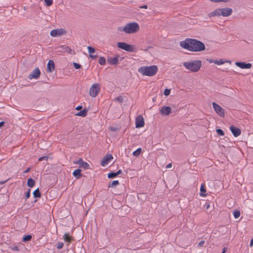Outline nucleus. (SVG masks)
<instances>
[{"label":"nucleus","mask_w":253,"mask_h":253,"mask_svg":"<svg viewBox=\"0 0 253 253\" xmlns=\"http://www.w3.org/2000/svg\"><path fill=\"white\" fill-rule=\"evenodd\" d=\"M119 182L118 180H114L112 182V183L109 184V187H114L116 186V185H119Z\"/></svg>","instance_id":"7c9ffc66"},{"label":"nucleus","mask_w":253,"mask_h":253,"mask_svg":"<svg viewBox=\"0 0 253 253\" xmlns=\"http://www.w3.org/2000/svg\"><path fill=\"white\" fill-rule=\"evenodd\" d=\"M116 99L118 101H119V102H121V103L123 102L124 101V98L122 96H120L118 97Z\"/></svg>","instance_id":"ea45409f"},{"label":"nucleus","mask_w":253,"mask_h":253,"mask_svg":"<svg viewBox=\"0 0 253 253\" xmlns=\"http://www.w3.org/2000/svg\"><path fill=\"white\" fill-rule=\"evenodd\" d=\"M225 63H229L230 64L231 61L223 59H220L219 60H216L215 62V64H216L217 65H221Z\"/></svg>","instance_id":"4be33fe9"},{"label":"nucleus","mask_w":253,"mask_h":253,"mask_svg":"<svg viewBox=\"0 0 253 253\" xmlns=\"http://www.w3.org/2000/svg\"><path fill=\"white\" fill-rule=\"evenodd\" d=\"M55 69V65L54 61L52 60H49L47 64V71L51 73Z\"/></svg>","instance_id":"a211bd4d"},{"label":"nucleus","mask_w":253,"mask_h":253,"mask_svg":"<svg viewBox=\"0 0 253 253\" xmlns=\"http://www.w3.org/2000/svg\"><path fill=\"white\" fill-rule=\"evenodd\" d=\"M111 130H114V128H113V127H111Z\"/></svg>","instance_id":"13d9d810"},{"label":"nucleus","mask_w":253,"mask_h":253,"mask_svg":"<svg viewBox=\"0 0 253 253\" xmlns=\"http://www.w3.org/2000/svg\"><path fill=\"white\" fill-rule=\"evenodd\" d=\"M74 65V67L76 69H80L81 67V65L77 63H74L73 64Z\"/></svg>","instance_id":"79ce46f5"},{"label":"nucleus","mask_w":253,"mask_h":253,"mask_svg":"<svg viewBox=\"0 0 253 253\" xmlns=\"http://www.w3.org/2000/svg\"><path fill=\"white\" fill-rule=\"evenodd\" d=\"M209 205H208L207 207V209H208L209 207Z\"/></svg>","instance_id":"bf43d9fd"},{"label":"nucleus","mask_w":253,"mask_h":253,"mask_svg":"<svg viewBox=\"0 0 253 253\" xmlns=\"http://www.w3.org/2000/svg\"><path fill=\"white\" fill-rule=\"evenodd\" d=\"M10 248L11 250H12L13 251H19V249L18 247L16 246L10 247Z\"/></svg>","instance_id":"4c0bfd02"},{"label":"nucleus","mask_w":253,"mask_h":253,"mask_svg":"<svg viewBox=\"0 0 253 253\" xmlns=\"http://www.w3.org/2000/svg\"><path fill=\"white\" fill-rule=\"evenodd\" d=\"M201 195L202 196H205L206 195L205 194H201Z\"/></svg>","instance_id":"4d7b16f0"},{"label":"nucleus","mask_w":253,"mask_h":253,"mask_svg":"<svg viewBox=\"0 0 253 253\" xmlns=\"http://www.w3.org/2000/svg\"><path fill=\"white\" fill-rule=\"evenodd\" d=\"M47 6H50L53 3V0H44Z\"/></svg>","instance_id":"f704fd0d"},{"label":"nucleus","mask_w":253,"mask_h":253,"mask_svg":"<svg viewBox=\"0 0 253 253\" xmlns=\"http://www.w3.org/2000/svg\"><path fill=\"white\" fill-rule=\"evenodd\" d=\"M235 65L241 69H250L252 67V64L246 63L243 62H237L235 63Z\"/></svg>","instance_id":"4468645a"},{"label":"nucleus","mask_w":253,"mask_h":253,"mask_svg":"<svg viewBox=\"0 0 253 253\" xmlns=\"http://www.w3.org/2000/svg\"><path fill=\"white\" fill-rule=\"evenodd\" d=\"M216 131L219 136H223L224 135L223 131L220 128L217 129Z\"/></svg>","instance_id":"72a5a7b5"},{"label":"nucleus","mask_w":253,"mask_h":253,"mask_svg":"<svg viewBox=\"0 0 253 253\" xmlns=\"http://www.w3.org/2000/svg\"><path fill=\"white\" fill-rule=\"evenodd\" d=\"M100 91V86L98 84H93L89 89V94L92 97H96Z\"/></svg>","instance_id":"423d86ee"},{"label":"nucleus","mask_w":253,"mask_h":253,"mask_svg":"<svg viewBox=\"0 0 253 253\" xmlns=\"http://www.w3.org/2000/svg\"><path fill=\"white\" fill-rule=\"evenodd\" d=\"M140 27L136 22L127 23L124 27H119L117 30L120 32H124L126 34H133L139 31Z\"/></svg>","instance_id":"f03ea898"},{"label":"nucleus","mask_w":253,"mask_h":253,"mask_svg":"<svg viewBox=\"0 0 253 253\" xmlns=\"http://www.w3.org/2000/svg\"><path fill=\"white\" fill-rule=\"evenodd\" d=\"M233 215L235 218H238L240 215V212L238 211H235L233 212Z\"/></svg>","instance_id":"473e14b6"},{"label":"nucleus","mask_w":253,"mask_h":253,"mask_svg":"<svg viewBox=\"0 0 253 253\" xmlns=\"http://www.w3.org/2000/svg\"><path fill=\"white\" fill-rule=\"evenodd\" d=\"M220 16H229L232 13V9L230 8H220Z\"/></svg>","instance_id":"f8f14e48"},{"label":"nucleus","mask_w":253,"mask_h":253,"mask_svg":"<svg viewBox=\"0 0 253 253\" xmlns=\"http://www.w3.org/2000/svg\"><path fill=\"white\" fill-rule=\"evenodd\" d=\"M230 130L235 137L239 136L241 133V130L239 128L234 126H230Z\"/></svg>","instance_id":"dca6fc26"},{"label":"nucleus","mask_w":253,"mask_h":253,"mask_svg":"<svg viewBox=\"0 0 253 253\" xmlns=\"http://www.w3.org/2000/svg\"><path fill=\"white\" fill-rule=\"evenodd\" d=\"M119 56L109 57L107 58L108 62L111 65H117L118 63Z\"/></svg>","instance_id":"6ab92c4d"},{"label":"nucleus","mask_w":253,"mask_h":253,"mask_svg":"<svg viewBox=\"0 0 253 253\" xmlns=\"http://www.w3.org/2000/svg\"><path fill=\"white\" fill-rule=\"evenodd\" d=\"M63 247V243L61 242H59L58 243L57 245V248L58 249H61Z\"/></svg>","instance_id":"a19ab883"},{"label":"nucleus","mask_w":253,"mask_h":253,"mask_svg":"<svg viewBox=\"0 0 253 253\" xmlns=\"http://www.w3.org/2000/svg\"><path fill=\"white\" fill-rule=\"evenodd\" d=\"M98 63L101 65H104L106 63V60L103 57H100L98 60Z\"/></svg>","instance_id":"c85d7f7f"},{"label":"nucleus","mask_w":253,"mask_h":253,"mask_svg":"<svg viewBox=\"0 0 253 253\" xmlns=\"http://www.w3.org/2000/svg\"><path fill=\"white\" fill-rule=\"evenodd\" d=\"M200 191L202 193L206 192V189L205 188L204 185H201V188H200Z\"/></svg>","instance_id":"a18cd8bd"},{"label":"nucleus","mask_w":253,"mask_h":253,"mask_svg":"<svg viewBox=\"0 0 253 253\" xmlns=\"http://www.w3.org/2000/svg\"><path fill=\"white\" fill-rule=\"evenodd\" d=\"M31 169V168H28L24 171V173H27L28 172H29L30 171Z\"/></svg>","instance_id":"de8ad7c7"},{"label":"nucleus","mask_w":253,"mask_h":253,"mask_svg":"<svg viewBox=\"0 0 253 253\" xmlns=\"http://www.w3.org/2000/svg\"><path fill=\"white\" fill-rule=\"evenodd\" d=\"M35 183V181L32 178H29L27 180V185L30 187H33Z\"/></svg>","instance_id":"393cba45"},{"label":"nucleus","mask_w":253,"mask_h":253,"mask_svg":"<svg viewBox=\"0 0 253 253\" xmlns=\"http://www.w3.org/2000/svg\"><path fill=\"white\" fill-rule=\"evenodd\" d=\"M171 112V109L169 106H164L160 110V113L162 115L164 116H168L169 115Z\"/></svg>","instance_id":"2eb2a0df"},{"label":"nucleus","mask_w":253,"mask_h":253,"mask_svg":"<svg viewBox=\"0 0 253 253\" xmlns=\"http://www.w3.org/2000/svg\"><path fill=\"white\" fill-rule=\"evenodd\" d=\"M158 68L156 65L142 66L138 68V71L143 76L152 77L156 74Z\"/></svg>","instance_id":"7ed1b4c3"},{"label":"nucleus","mask_w":253,"mask_h":253,"mask_svg":"<svg viewBox=\"0 0 253 253\" xmlns=\"http://www.w3.org/2000/svg\"><path fill=\"white\" fill-rule=\"evenodd\" d=\"M183 65L185 68L193 72H198L202 66V61L201 60H192L183 63Z\"/></svg>","instance_id":"20e7f679"},{"label":"nucleus","mask_w":253,"mask_h":253,"mask_svg":"<svg viewBox=\"0 0 253 253\" xmlns=\"http://www.w3.org/2000/svg\"><path fill=\"white\" fill-rule=\"evenodd\" d=\"M82 109V106H77L76 108V109L77 110H80Z\"/></svg>","instance_id":"3c124183"},{"label":"nucleus","mask_w":253,"mask_h":253,"mask_svg":"<svg viewBox=\"0 0 253 253\" xmlns=\"http://www.w3.org/2000/svg\"><path fill=\"white\" fill-rule=\"evenodd\" d=\"M227 250V248L224 247L223 249V251H222V253H225L226 252Z\"/></svg>","instance_id":"5fc2aeb1"},{"label":"nucleus","mask_w":253,"mask_h":253,"mask_svg":"<svg viewBox=\"0 0 253 253\" xmlns=\"http://www.w3.org/2000/svg\"><path fill=\"white\" fill-rule=\"evenodd\" d=\"M122 173V170L120 169L117 172H116V173L117 174V175H118L119 174H120Z\"/></svg>","instance_id":"603ef678"},{"label":"nucleus","mask_w":253,"mask_h":253,"mask_svg":"<svg viewBox=\"0 0 253 253\" xmlns=\"http://www.w3.org/2000/svg\"><path fill=\"white\" fill-rule=\"evenodd\" d=\"M139 8H140L147 9L148 8V6H147V5H142V6H140Z\"/></svg>","instance_id":"49530a36"},{"label":"nucleus","mask_w":253,"mask_h":253,"mask_svg":"<svg viewBox=\"0 0 253 253\" xmlns=\"http://www.w3.org/2000/svg\"><path fill=\"white\" fill-rule=\"evenodd\" d=\"M206 60L210 63H213L214 64H215V60H213V59H211V58H207Z\"/></svg>","instance_id":"c03bdc74"},{"label":"nucleus","mask_w":253,"mask_h":253,"mask_svg":"<svg viewBox=\"0 0 253 253\" xmlns=\"http://www.w3.org/2000/svg\"><path fill=\"white\" fill-rule=\"evenodd\" d=\"M63 239L65 240V241L68 243H70L72 239V237L68 233H65L64 235Z\"/></svg>","instance_id":"b1692460"},{"label":"nucleus","mask_w":253,"mask_h":253,"mask_svg":"<svg viewBox=\"0 0 253 253\" xmlns=\"http://www.w3.org/2000/svg\"><path fill=\"white\" fill-rule=\"evenodd\" d=\"M74 163L79 165L80 167L84 169H87L89 168V165L87 163L84 162L82 159H80Z\"/></svg>","instance_id":"f3484780"},{"label":"nucleus","mask_w":253,"mask_h":253,"mask_svg":"<svg viewBox=\"0 0 253 253\" xmlns=\"http://www.w3.org/2000/svg\"><path fill=\"white\" fill-rule=\"evenodd\" d=\"M171 167H172V164L171 163L168 164L166 166V168L167 169H169V168H171Z\"/></svg>","instance_id":"8fccbe9b"},{"label":"nucleus","mask_w":253,"mask_h":253,"mask_svg":"<svg viewBox=\"0 0 253 253\" xmlns=\"http://www.w3.org/2000/svg\"><path fill=\"white\" fill-rule=\"evenodd\" d=\"M86 115H87V111L85 109H84V110H83L81 112H79L76 114L77 116H81V117H83L86 116Z\"/></svg>","instance_id":"a878e982"},{"label":"nucleus","mask_w":253,"mask_h":253,"mask_svg":"<svg viewBox=\"0 0 253 253\" xmlns=\"http://www.w3.org/2000/svg\"><path fill=\"white\" fill-rule=\"evenodd\" d=\"M4 125L3 122H0V127Z\"/></svg>","instance_id":"6e6d98bb"},{"label":"nucleus","mask_w":253,"mask_h":253,"mask_svg":"<svg viewBox=\"0 0 253 253\" xmlns=\"http://www.w3.org/2000/svg\"><path fill=\"white\" fill-rule=\"evenodd\" d=\"M117 176V174L116 173V172H111L108 174V177L109 178H113L116 177Z\"/></svg>","instance_id":"2f4dec72"},{"label":"nucleus","mask_w":253,"mask_h":253,"mask_svg":"<svg viewBox=\"0 0 253 253\" xmlns=\"http://www.w3.org/2000/svg\"><path fill=\"white\" fill-rule=\"evenodd\" d=\"M33 195L35 198H40L41 196L39 188L35 190L33 192Z\"/></svg>","instance_id":"bb28decb"},{"label":"nucleus","mask_w":253,"mask_h":253,"mask_svg":"<svg viewBox=\"0 0 253 253\" xmlns=\"http://www.w3.org/2000/svg\"><path fill=\"white\" fill-rule=\"evenodd\" d=\"M48 157L47 156H42L39 158V161H47Z\"/></svg>","instance_id":"e433bc0d"},{"label":"nucleus","mask_w":253,"mask_h":253,"mask_svg":"<svg viewBox=\"0 0 253 253\" xmlns=\"http://www.w3.org/2000/svg\"><path fill=\"white\" fill-rule=\"evenodd\" d=\"M208 16L210 18H211L212 17H219L220 16V8H218L215 9V10L209 13L208 14Z\"/></svg>","instance_id":"aec40b11"},{"label":"nucleus","mask_w":253,"mask_h":253,"mask_svg":"<svg viewBox=\"0 0 253 253\" xmlns=\"http://www.w3.org/2000/svg\"><path fill=\"white\" fill-rule=\"evenodd\" d=\"M204 243L205 242H204V241H202L200 242L199 243V246H200V247L203 246V245H204Z\"/></svg>","instance_id":"09e8293b"},{"label":"nucleus","mask_w":253,"mask_h":253,"mask_svg":"<svg viewBox=\"0 0 253 253\" xmlns=\"http://www.w3.org/2000/svg\"><path fill=\"white\" fill-rule=\"evenodd\" d=\"M113 159V156L111 154L107 155L101 161V165L105 167Z\"/></svg>","instance_id":"ddd939ff"},{"label":"nucleus","mask_w":253,"mask_h":253,"mask_svg":"<svg viewBox=\"0 0 253 253\" xmlns=\"http://www.w3.org/2000/svg\"><path fill=\"white\" fill-rule=\"evenodd\" d=\"M144 126V120L142 116H138L135 119V126L140 128Z\"/></svg>","instance_id":"9b49d317"},{"label":"nucleus","mask_w":253,"mask_h":253,"mask_svg":"<svg viewBox=\"0 0 253 253\" xmlns=\"http://www.w3.org/2000/svg\"><path fill=\"white\" fill-rule=\"evenodd\" d=\"M180 45L183 48L191 51H201L205 49V44L196 39H186L181 42Z\"/></svg>","instance_id":"f257e3e1"},{"label":"nucleus","mask_w":253,"mask_h":253,"mask_svg":"<svg viewBox=\"0 0 253 253\" xmlns=\"http://www.w3.org/2000/svg\"><path fill=\"white\" fill-rule=\"evenodd\" d=\"M41 74V71L38 68L34 69L32 73L29 75L28 79L32 80L33 79H37L39 78Z\"/></svg>","instance_id":"9d476101"},{"label":"nucleus","mask_w":253,"mask_h":253,"mask_svg":"<svg viewBox=\"0 0 253 253\" xmlns=\"http://www.w3.org/2000/svg\"><path fill=\"white\" fill-rule=\"evenodd\" d=\"M141 152V148H138L137 150H136L135 151H134L132 154L135 157H137L139 155H140V153Z\"/></svg>","instance_id":"cd10ccee"},{"label":"nucleus","mask_w":253,"mask_h":253,"mask_svg":"<svg viewBox=\"0 0 253 253\" xmlns=\"http://www.w3.org/2000/svg\"><path fill=\"white\" fill-rule=\"evenodd\" d=\"M55 51L58 52L71 53L72 50L68 46L62 45L56 47Z\"/></svg>","instance_id":"1a4fd4ad"},{"label":"nucleus","mask_w":253,"mask_h":253,"mask_svg":"<svg viewBox=\"0 0 253 253\" xmlns=\"http://www.w3.org/2000/svg\"><path fill=\"white\" fill-rule=\"evenodd\" d=\"M170 90L169 89H166L165 90H164V94L166 95V96H168L169 95V94H170Z\"/></svg>","instance_id":"58836bf2"},{"label":"nucleus","mask_w":253,"mask_h":253,"mask_svg":"<svg viewBox=\"0 0 253 253\" xmlns=\"http://www.w3.org/2000/svg\"><path fill=\"white\" fill-rule=\"evenodd\" d=\"M117 46L121 49L130 52H136L137 50L135 45L128 44L125 42H118Z\"/></svg>","instance_id":"39448f33"},{"label":"nucleus","mask_w":253,"mask_h":253,"mask_svg":"<svg viewBox=\"0 0 253 253\" xmlns=\"http://www.w3.org/2000/svg\"><path fill=\"white\" fill-rule=\"evenodd\" d=\"M250 246L251 247H253V238H252L251 239V240Z\"/></svg>","instance_id":"864d4df0"},{"label":"nucleus","mask_w":253,"mask_h":253,"mask_svg":"<svg viewBox=\"0 0 253 253\" xmlns=\"http://www.w3.org/2000/svg\"><path fill=\"white\" fill-rule=\"evenodd\" d=\"M211 2H228L230 0H210Z\"/></svg>","instance_id":"c9c22d12"},{"label":"nucleus","mask_w":253,"mask_h":253,"mask_svg":"<svg viewBox=\"0 0 253 253\" xmlns=\"http://www.w3.org/2000/svg\"><path fill=\"white\" fill-rule=\"evenodd\" d=\"M30 196V189H29L25 195V199H28Z\"/></svg>","instance_id":"37998d69"},{"label":"nucleus","mask_w":253,"mask_h":253,"mask_svg":"<svg viewBox=\"0 0 253 253\" xmlns=\"http://www.w3.org/2000/svg\"><path fill=\"white\" fill-rule=\"evenodd\" d=\"M81 170L80 169H77L73 172V175L77 178H79L81 175Z\"/></svg>","instance_id":"5701e85b"},{"label":"nucleus","mask_w":253,"mask_h":253,"mask_svg":"<svg viewBox=\"0 0 253 253\" xmlns=\"http://www.w3.org/2000/svg\"><path fill=\"white\" fill-rule=\"evenodd\" d=\"M66 31L65 30L62 28L56 29L51 31L50 35L52 37H57L62 35H65Z\"/></svg>","instance_id":"0eeeda50"},{"label":"nucleus","mask_w":253,"mask_h":253,"mask_svg":"<svg viewBox=\"0 0 253 253\" xmlns=\"http://www.w3.org/2000/svg\"><path fill=\"white\" fill-rule=\"evenodd\" d=\"M212 104L215 112L220 117H224V110L215 102H213Z\"/></svg>","instance_id":"6e6552de"},{"label":"nucleus","mask_w":253,"mask_h":253,"mask_svg":"<svg viewBox=\"0 0 253 253\" xmlns=\"http://www.w3.org/2000/svg\"><path fill=\"white\" fill-rule=\"evenodd\" d=\"M32 239V236L30 235H27L23 238V241L24 242L30 241Z\"/></svg>","instance_id":"c756f323"},{"label":"nucleus","mask_w":253,"mask_h":253,"mask_svg":"<svg viewBox=\"0 0 253 253\" xmlns=\"http://www.w3.org/2000/svg\"><path fill=\"white\" fill-rule=\"evenodd\" d=\"M88 52L89 54V56L91 58L94 59L96 58L97 55H94L93 53L95 52V49L92 46H88L87 47Z\"/></svg>","instance_id":"412c9836"}]
</instances>
